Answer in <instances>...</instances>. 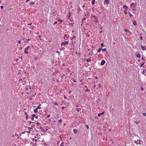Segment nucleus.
Segmentation results:
<instances>
[{
	"mask_svg": "<svg viewBox=\"0 0 146 146\" xmlns=\"http://www.w3.org/2000/svg\"><path fill=\"white\" fill-rule=\"evenodd\" d=\"M91 18L92 19V20L94 22L97 20H98V17H97L94 15H92L91 16Z\"/></svg>",
	"mask_w": 146,
	"mask_h": 146,
	"instance_id": "f257e3e1",
	"label": "nucleus"
},
{
	"mask_svg": "<svg viewBox=\"0 0 146 146\" xmlns=\"http://www.w3.org/2000/svg\"><path fill=\"white\" fill-rule=\"evenodd\" d=\"M29 47L30 46H28L25 48L24 50V52L25 54H28L29 53V52H28V50Z\"/></svg>",
	"mask_w": 146,
	"mask_h": 146,
	"instance_id": "f03ea898",
	"label": "nucleus"
},
{
	"mask_svg": "<svg viewBox=\"0 0 146 146\" xmlns=\"http://www.w3.org/2000/svg\"><path fill=\"white\" fill-rule=\"evenodd\" d=\"M68 43V41H65L64 42H62L61 44V46L66 45Z\"/></svg>",
	"mask_w": 146,
	"mask_h": 146,
	"instance_id": "7ed1b4c3",
	"label": "nucleus"
},
{
	"mask_svg": "<svg viewBox=\"0 0 146 146\" xmlns=\"http://www.w3.org/2000/svg\"><path fill=\"white\" fill-rule=\"evenodd\" d=\"M141 141L140 140H137V141L135 140L134 141V142L136 143L138 145L139 144L140 145H141Z\"/></svg>",
	"mask_w": 146,
	"mask_h": 146,
	"instance_id": "20e7f679",
	"label": "nucleus"
},
{
	"mask_svg": "<svg viewBox=\"0 0 146 146\" xmlns=\"http://www.w3.org/2000/svg\"><path fill=\"white\" fill-rule=\"evenodd\" d=\"M135 55L137 56V57L140 58L141 57L140 54L138 52H135Z\"/></svg>",
	"mask_w": 146,
	"mask_h": 146,
	"instance_id": "39448f33",
	"label": "nucleus"
},
{
	"mask_svg": "<svg viewBox=\"0 0 146 146\" xmlns=\"http://www.w3.org/2000/svg\"><path fill=\"white\" fill-rule=\"evenodd\" d=\"M40 129H42L43 132H46L47 130V129H44L41 126H40Z\"/></svg>",
	"mask_w": 146,
	"mask_h": 146,
	"instance_id": "423d86ee",
	"label": "nucleus"
},
{
	"mask_svg": "<svg viewBox=\"0 0 146 146\" xmlns=\"http://www.w3.org/2000/svg\"><path fill=\"white\" fill-rule=\"evenodd\" d=\"M105 63H106V62H105V60H102L100 64L101 66H103L104 64Z\"/></svg>",
	"mask_w": 146,
	"mask_h": 146,
	"instance_id": "0eeeda50",
	"label": "nucleus"
},
{
	"mask_svg": "<svg viewBox=\"0 0 146 146\" xmlns=\"http://www.w3.org/2000/svg\"><path fill=\"white\" fill-rule=\"evenodd\" d=\"M27 127L29 129V131H27L26 132H27L28 133H30V132H31L30 129H32V128H31L30 127Z\"/></svg>",
	"mask_w": 146,
	"mask_h": 146,
	"instance_id": "6e6552de",
	"label": "nucleus"
},
{
	"mask_svg": "<svg viewBox=\"0 0 146 146\" xmlns=\"http://www.w3.org/2000/svg\"><path fill=\"white\" fill-rule=\"evenodd\" d=\"M104 112H102V113H99L98 114V115L99 117H100L101 116V115H103L104 114Z\"/></svg>",
	"mask_w": 146,
	"mask_h": 146,
	"instance_id": "1a4fd4ad",
	"label": "nucleus"
},
{
	"mask_svg": "<svg viewBox=\"0 0 146 146\" xmlns=\"http://www.w3.org/2000/svg\"><path fill=\"white\" fill-rule=\"evenodd\" d=\"M141 47L142 49L143 50H146V48H145V46H143L142 45H141Z\"/></svg>",
	"mask_w": 146,
	"mask_h": 146,
	"instance_id": "9d476101",
	"label": "nucleus"
},
{
	"mask_svg": "<svg viewBox=\"0 0 146 146\" xmlns=\"http://www.w3.org/2000/svg\"><path fill=\"white\" fill-rule=\"evenodd\" d=\"M41 106V104H39L38 106H37V107L36 108H37V109H41V107H40V106Z\"/></svg>",
	"mask_w": 146,
	"mask_h": 146,
	"instance_id": "9b49d317",
	"label": "nucleus"
},
{
	"mask_svg": "<svg viewBox=\"0 0 146 146\" xmlns=\"http://www.w3.org/2000/svg\"><path fill=\"white\" fill-rule=\"evenodd\" d=\"M123 7L125 8V10H127L128 9V7L125 5H124L123 6Z\"/></svg>",
	"mask_w": 146,
	"mask_h": 146,
	"instance_id": "f8f14e48",
	"label": "nucleus"
},
{
	"mask_svg": "<svg viewBox=\"0 0 146 146\" xmlns=\"http://www.w3.org/2000/svg\"><path fill=\"white\" fill-rule=\"evenodd\" d=\"M73 132H74L75 133H76L77 132V130L76 129H75L74 128L73 130Z\"/></svg>",
	"mask_w": 146,
	"mask_h": 146,
	"instance_id": "ddd939ff",
	"label": "nucleus"
},
{
	"mask_svg": "<svg viewBox=\"0 0 146 146\" xmlns=\"http://www.w3.org/2000/svg\"><path fill=\"white\" fill-rule=\"evenodd\" d=\"M101 50H102V47L100 48L98 50V52L99 53L100 52Z\"/></svg>",
	"mask_w": 146,
	"mask_h": 146,
	"instance_id": "4468645a",
	"label": "nucleus"
},
{
	"mask_svg": "<svg viewBox=\"0 0 146 146\" xmlns=\"http://www.w3.org/2000/svg\"><path fill=\"white\" fill-rule=\"evenodd\" d=\"M104 2L106 4H108L109 3V0H105L104 1Z\"/></svg>",
	"mask_w": 146,
	"mask_h": 146,
	"instance_id": "2eb2a0df",
	"label": "nucleus"
},
{
	"mask_svg": "<svg viewBox=\"0 0 146 146\" xmlns=\"http://www.w3.org/2000/svg\"><path fill=\"white\" fill-rule=\"evenodd\" d=\"M38 109H37V108H36L34 110V112L35 113H36L38 112Z\"/></svg>",
	"mask_w": 146,
	"mask_h": 146,
	"instance_id": "dca6fc26",
	"label": "nucleus"
},
{
	"mask_svg": "<svg viewBox=\"0 0 146 146\" xmlns=\"http://www.w3.org/2000/svg\"><path fill=\"white\" fill-rule=\"evenodd\" d=\"M32 116L33 117H35L36 119H37L38 118V116H36L35 115V114L32 115Z\"/></svg>",
	"mask_w": 146,
	"mask_h": 146,
	"instance_id": "f3484780",
	"label": "nucleus"
},
{
	"mask_svg": "<svg viewBox=\"0 0 146 146\" xmlns=\"http://www.w3.org/2000/svg\"><path fill=\"white\" fill-rule=\"evenodd\" d=\"M133 24L134 25V26H136L137 25V23L136 22V21H134L133 22Z\"/></svg>",
	"mask_w": 146,
	"mask_h": 146,
	"instance_id": "a211bd4d",
	"label": "nucleus"
},
{
	"mask_svg": "<svg viewBox=\"0 0 146 146\" xmlns=\"http://www.w3.org/2000/svg\"><path fill=\"white\" fill-rule=\"evenodd\" d=\"M91 59L90 58H88L87 59L86 62H90L91 61Z\"/></svg>",
	"mask_w": 146,
	"mask_h": 146,
	"instance_id": "6ab92c4d",
	"label": "nucleus"
},
{
	"mask_svg": "<svg viewBox=\"0 0 146 146\" xmlns=\"http://www.w3.org/2000/svg\"><path fill=\"white\" fill-rule=\"evenodd\" d=\"M31 39V38H28V39H27L26 38H25V40H27V42H28Z\"/></svg>",
	"mask_w": 146,
	"mask_h": 146,
	"instance_id": "aec40b11",
	"label": "nucleus"
},
{
	"mask_svg": "<svg viewBox=\"0 0 146 146\" xmlns=\"http://www.w3.org/2000/svg\"><path fill=\"white\" fill-rule=\"evenodd\" d=\"M32 141H35V142H36L37 141V140L36 139H35V138H33L32 139Z\"/></svg>",
	"mask_w": 146,
	"mask_h": 146,
	"instance_id": "412c9836",
	"label": "nucleus"
},
{
	"mask_svg": "<svg viewBox=\"0 0 146 146\" xmlns=\"http://www.w3.org/2000/svg\"><path fill=\"white\" fill-rule=\"evenodd\" d=\"M145 72H146V69H144V70H143V71L142 72V74H145Z\"/></svg>",
	"mask_w": 146,
	"mask_h": 146,
	"instance_id": "4be33fe9",
	"label": "nucleus"
},
{
	"mask_svg": "<svg viewBox=\"0 0 146 146\" xmlns=\"http://www.w3.org/2000/svg\"><path fill=\"white\" fill-rule=\"evenodd\" d=\"M95 0H93L92 2V4L93 5H94L95 4Z\"/></svg>",
	"mask_w": 146,
	"mask_h": 146,
	"instance_id": "5701e85b",
	"label": "nucleus"
},
{
	"mask_svg": "<svg viewBox=\"0 0 146 146\" xmlns=\"http://www.w3.org/2000/svg\"><path fill=\"white\" fill-rule=\"evenodd\" d=\"M28 123H29V125H30V124H31V123H34L33 122H31V121H28Z\"/></svg>",
	"mask_w": 146,
	"mask_h": 146,
	"instance_id": "b1692460",
	"label": "nucleus"
},
{
	"mask_svg": "<svg viewBox=\"0 0 146 146\" xmlns=\"http://www.w3.org/2000/svg\"><path fill=\"white\" fill-rule=\"evenodd\" d=\"M35 3V2H31L30 3V4L31 5H34Z\"/></svg>",
	"mask_w": 146,
	"mask_h": 146,
	"instance_id": "393cba45",
	"label": "nucleus"
},
{
	"mask_svg": "<svg viewBox=\"0 0 146 146\" xmlns=\"http://www.w3.org/2000/svg\"><path fill=\"white\" fill-rule=\"evenodd\" d=\"M64 144V143L63 142H62L61 143V144L60 145V146H64V145L63 144Z\"/></svg>",
	"mask_w": 146,
	"mask_h": 146,
	"instance_id": "a878e982",
	"label": "nucleus"
},
{
	"mask_svg": "<svg viewBox=\"0 0 146 146\" xmlns=\"http://www.w3.org/2000/svg\"><path fill=\"white\" fill-rule=\"evenodd\" d=\"M90 90L89 89H87L86 90H85V91L86 92H88L90 91Z\"/></svg>",
	"mask_w": 146,
	"mask_h": 146,
	"instance_id": "bb28decb",
	"label": "nucleus"
},
{
	"mask_svg": "<svg viewBox=\"0 0 146 146\" xmlns=\"http://www.w3.org/2000/svg\"><path fill=\"white\" fill-rule=\"evenodd\" d=\"M71 80H72L73 81H74V82H76V80L75 79H74L73 78H71Z\"/></svg>",
	"mask_w": 146,
	"mask_h": 146,
	"instance_id": "cd10ccee",
	"label": "nucleus"
},
{
	"mask_svg": "<svg viewBox=\"0 0 146 146\" xmlns=\"http://www.w3.org/2000/svg\"><path fill=\"white\" fill-rule=\"evenodd\" d=\"M125 31L126 32H128L130 33V31L128 29H125Z\"/></svg>",
	"mask_w": 146,
	"mask_h": 146,
	"instance_id": "c85d7f7f",
	"label": "nucleus"
},
{
	"mask_svg": "<svg viewBox=\"0 0 146 146\" xmlns=\"http://www.w3.org/2000/svg\"><path fill=\"white\" fill-rule=\"evenodd\" d=\"M142 60L143 61H145V59L144 57H142Z\"/></svg>",
	"mask_w": 146,
	"mask_h": 146,
	"instance_id": "c756f323",
	"label": "nucleus"
},
{
	"mask_svg": "<svg viewBox=\"0 0 146 146\" xmlns=\"http://www.w3.org/2000/svg\"><path fill=\"white\" fill-rule=\"evenodd\" d=\"M127 10H124V13L125 15H126L127 14V12L126 11Z\"/></svg>",
	"mask_w": 146,
	"mask_h": 146,
	"instance_id": "7c9ffc66",
	"label": "nucleus"
},
{
	"mask_svg": "<svg viewBox=\"0 0 146 146\" xmlns=\"http://www.w3.org/2000/svg\"><path fill=\"white\" fill-rule=\"evenodd\" d=\"M62 121V119H60L58 120V122L60 123H61Z\"/></svg>",
	"mask_w": 146,
	"mask_h": 146,
	"instance_id": "2f4dec72",
	"label": "nucleus"
},
{
	"mask_svg": "<svg viewBox=\"0 0 146 146\" xmlns=\"http://www.w3.org/2000/svg\"><path fill=\"white\" fill-rule=\"evenodd\" d=\"M76 37L75 36H72V38H71V40H72L73 38H75Z\"/></svg>",
	"mask_w": 146,
	"mask_h": 146,
	"instance_id": "473e14b6",
	"label": "nucleus"
},
{
	"mask_svg": "<svg viewBox=\"0 0 146 146\" xmlns=\"http://www.w3.org/2000/svg\"><path fill=\"white\" fill-rule=\"evenodd\" d=\"M98 86L99 87V88H100L101 87V85L100 84H98Z\"/></svg>",
	"mask_w": 146,
	"mask_h": 146,
	"instance_id": "72a5a7b5",
	"label": "nucleus"
},
{
	"mask_svg": "<svg viewBox=\"0 0 146 146\" xmlns=\"http://www.w3.org/2000/svg\"><path fill=\"white\" fill-rule=\"evenodd\" d=\"M145 64V62H143V63L142 64H141V66H140V67H142V66H143V65H144Z\"/></svg>",
	"mask_w": 146,
	"mask_h": 146,
	"instance_id": "f704fd0d",
	"label": "nucleus"
},
{
	"mask_svg": "<svg viewBox=\"0 0 146 146\" xmlns=\"http://www.w3.org/2000/svg\"><path fill=\"white\" fill-rule=\"evenodd\" d=\"M139 122H140V121H136L135 123H136V124H138L139 123Z\"/></svg>",
	"mask_w": 146,
	"mask_h": 146,
	"instance_id": "c9c22d12",
	"label": "nucleus"
},
{
	"mask_svg": "<svg viewBox=\"0 0 146 146\" xmlns=\"http://www.w3.org/2000/svg\"><path fill=\"white\" fill-rule=\"evenodd\" d=\"M102 50L104 51H106V48H104L103 49H102Z\"/></svg>",
	"mask_w": 146,
	"mask_h": 146,
	"instance_id": "e433bc0d",
	"label": "nucleus"
},
{
	"mask_svg": "<svg viewBox=\"0 0 146 146\" xmlns=\"http://www.w3.org/2000/svg\"><path fill=\"white\" fill-rule=\"evenodd\" d=\"M56 52L58 53L59 54H60V52H59L57 50L56 51Z\"/></svg>",
	"mask_w": 146,
	"mask_h": 146,
	"instance_id": "4c0bfd02",
	"label": "nucleus"
},
{
	"mask_svg": "<svg viewBox=\"0 0 146 146\" xmlns=\"http://www.w3.org/2000/svg\"><path fill=\"white\" fill-rule=\"evenodd\" d=\"M57 21L58 22H62V20H60L59 19H58Z\"/></svg>",
	"mask_w": 146,
	"mask_h": 146,
	"instance_id": "58836bf2",
	"label": "nucleus"
},
{
	"mask_svg": "<svg viewBox=\"0 0 146 146\" xmlns=\"http://www.w3.org/2000/svg\"><path fill=\"white\" fill-rule=\"evenodd\" d=\"M38 135H38V133H37V134H36V136H35V138H36V136H38Z\"/></svg>",
	"mask_w": 146,
	"mask_h": 146,
	"instance_id": "ea45409f",
	"label": "nucleus"
},
{
	"mask_svg": "<svg viewBox=\"0 0 146 146\" xmlns=\"http://www.w3.org/2000/svg\"><path fill=\"white\" fill-rule=\"evenodd\" d=\"M36 124L37 125H40V123L39 122H37L36 123Z\"/></svg>",
	"mask_w": 146,
	"mask_h": 146,
	"instance_id": "a19ab883",
	"label": "nucleus"
},
{
	"mask_svg": "<svg viewBox=\"0 0 146 146\" xmlns=\"http://www.w3.org/2000/svg\"><path fill=\"white\" fill-rule=\"evenodd\" d=\"M54 105H56V106H58V104L56 102H55L54 103Z\"/></svg>",
	"mask_w": 146,
	"mask_h": 146,
	"instance_id": "79ce46f5",
	"label": "nucleus"
},
{
	"mask_svg": "<svg viewBox=\"0 0 146 146\" xmlns=\"http://www.w3.org/2000/svg\"><path fill=\"white\" fill-rule=\"evenodd\" d=\"M18 42L19 43V44H20L21 43V40H18Z\"/></svg>",
	"mask_w": 146,
	"mask_h": 146,
	"instance_id": "37998d69",
	"label": "nucleus"
},
{
	"mask_svg": "<svg viewBox=\"0 0 146 146\" xmlns=\"http://www.w3.org/2000/svg\"><path fill=\"white\" fill-rule=\"evenodd\" d=\"M86 127L87 129H89V126H88V125H86Z\"/></svg>",
	"mask_w": 146,
	"mask_h": 146,
	"instance_id": "c03bdc74",
	"label": "nucleus"
},
{
	"mask_svg": "<svg viewBox=\"0 0 146 146\" xmlns=\"http://www.w3.org/2000/svg\"><path fill=\"white\" fill-rule=\"evenodd\" d=\"M98 20H96V21H94V22H96V23H98Z\"/></svg>",
	"mask_w": 146,
	"mask_h": 146,
	"instance_id": "a18cd8bd",
	"label": "nucleus"
},
{
	"mask_svg": "<svg viewBox=\"0 0 146 146\" xmlns=\"http://www.w3.org/2000/svg\"><path fill=\"white\" fill-rule=\"evenodd\" d=\"M57 22H55L54 23V25H56V24H57Z\"/></svg>",
	"mask_w": 146,
	"mask_h": 146,
	"instance_id": "49530a36",
	"label": "nucleus"
},
{
	"mask_svg": "<svg viewBox=\"0 0 146 146\" xmlns=\"http://www.w3.org/2000/svg\"><path fill=\"white\" fill-rule=\"evenodd\" d=\"M28 118V115H27L26 116V119H27Z\"/></svg>",
	"mask_w": 146,
	"mask_h": 146,
	"instance_id": "de8ad7c7",
	"label": "nucleus"
},
{
	"mask_svg": "<svg viewBox=\"0 0 146 146\" xmlns=\"http://www.w3.org/2000/svg\"><path fill=\"white\" fill-rule=\"evenodd\" d=\"M101 46H104V45L103 44V43H102L101 44Z\"/></svg>",
	"mask_w": 146,
	"mask_h": 146,
	"instance_id": "09e8293b",
	"label": "nucleus"
},
{
	"mask_svg": "<svg viewBox=\"0 0 146 146\" xmlns=\"http://www.w3.org/2000/svg\"><path fill=\"white\" fill-rule=\"evenodd\" d=\"M34 146H36L37 145V143H35L34 144Z\"/></svg>",
	"mask_w": 146,
	"mask_h": 146,
	"instance_id": "8fccbe9b",
	"label": "nucleus"
},
{
	"mask_svg": "<svg viewBox=\"0 0 146 146\" xmlns=\"http://www.w3.org/2000/svg\"><path fill=\"white\" fill-rule=\"evenodd\" d=\"M50 117V115H47V118H49Z\"/></svg>",
	"mask_w": 146,
	"mask_h": 146,
	"instance_id": "3c124183",
	"label": "nucleus"
},
{
	"mask_svg": "<svg viewBox=\"0 0 146 146\" xmlns=\"http://www.w3.org/2000/svg\"><path fill=\"white\" fill-rule=\"evenodd\" d=\"M34 126V125L32 124V125H31V128H32V127H33Z\"/></svg>",
	"mask_w": 146,
	"mask_h": 146,
	"instance_id": "603ef678",
	"label": "nucleus"
},
{
	"mask_svg": "<svg viewBox=\"0 0 146 146\" xmlns=\"http://www.w3.org/2000/svg\"><path fill=\"white\" fill-rule=\"evenodd\" d=\"M143 115L144 116H145L146 115V113H143Z\"/></svg>",
	"mask_w": 146,
	"mask_h": 146,
	"instance_id": "864d4df0",
	"label": "nucleus"
},
{
	"mask_svg": "<svg viewBox=\"0 0 146 146\" xmlns=\"http://www.w3.org/2000/svg\"><path fill=\"white\" fill-rule=\"evenodd\" d=\"M31 119L32 120H33L34 119V117H33L31 118Z\"/></svg>",
	"mask_w": 146,
	"mask_h": 146,
	"instance_id": "5fc2aeb1",
	"label": "nucleus"
},
{
	"mask_svg": "<svg viewBox=\"0 0 146 146\" xmlns=\"http://www.w3.org/2000/svg\"><path fill=\"white\" fill-rule=\"evenodd\" d=\"M24 114H25V115H27V112H25V113Z\"/></svg>",
	"mask_w": 146,
	"mask_h": 146,
	"instance_id": "6e6d98bb",
	"label": "nucleus"
},
{
	"mask_svg": "<svg viewBox=\"0 0 146 146\" xmlns=\"http://www.w3.org/2000/svg\"><path fill=\"white\" fill-rule=\"evenodd\" d=\"M86 20V19L85 18H84L82 20V21H84V20Z\"/></svg>",
	"mask_w": 146,
	"mask_h": 146,
	"instance_id": "4d7b16f0",
	"label": "nucleus"
},
{
	"mask_svg": "<svg viewBox=\"0 0 146 146\" xmlns=\"http://www.w3.org/2000/svg\"><path fill=\"white\" fill-rule=\"evenodd\" d=\"M38 37V38H40L41 37V36H40V35H39Z\"/></svg>",
	"mask_w": 146,
	"mask_h": 146,
	"instance_id": "13d9d810",
	"label": "nucleus"
},
{
	"mask_svg": "<svg viewBox=\"0 0 146 146\" xmlns=\"http://www.w3.org/2000/svg\"><path fill=\"white\" fill-rule=\"evenodd\" d=\"M141 89L142 91H143L144 90V88H141Z\"/></svg>",
	"mask_w": 146,
	"mask_h": 146,
	"instance_id": "bf43d9fd",
	"label": "nucleus"
},
{
	"mask_svg": "<svg viewBox=\"0 0 146 146\" xmlns=\"http://www.w3.org/2000/svg\"><path fill=\"white\" fill-rule=\"evenodd\" d=\"M140 38L141 40H143V37H142V36L140 37Z\"/></svg>",
	"mask_w": 146,
	"mask_h": 146,
	"instance_id": "052dcab7",
	"label": "nucleus"
},
{
	"mask_svg": "<svg viewBox=\"0 0 146 146\" xmlns=\"http://www.w3.org/2000/svg\"><path fill=\"white\" fill-rule=\"evenodd\" d=\"M1 7V9H2V8H3V6H1V7Z\"/></svg>",
	"mask_w": 146,
	"mask_h": 146,
	"instance_id": "680f3d73",
	"label": "nucleus"
},
{
	"mask_svg": "<svg viewBox=\"0 0 146 146\" xmlns=\"http://www.w3.org/2000/svg\"><path fill=\"white\" fill-rule=\"evenodd\" d=\"M134 3H131V6H132L133 5H134Z\"/></svg>",
	"mask_w": 146,
	"mask_h": 146,
	"instance_id": "e2e57ef3",
	"label": "nucleus"
},
{
	"mask_svg": "<svg viewBox=\"0 0 146 146\" xmlns=\"http://www.w3.org/2000/svg\"><path fill=\"white\" fill-rule=\"evenodd\" d=\"M129 16L130 17H131L132 16V15L131 14H130L129 15Z\"/></svg>",
	"mask_w": 146,
	"mask_h": 146,
	"instance_id": "0e129e2a",
	"label": "nucleus"
},
{
	"mask_svg": "<svg viewBox=\"0 0 146 146\" xmlns=\"http://www.w3.org/2000/svg\"><path fill=\"white\" fill-rule=\"evenodd\" d=\"M32 24V23H30V24H28V25H31Z\"/></svg>",
	"mask_w": 146,
	"mask_h": 146,
	"instance_id": "69168bd1",
	"label": "nucleus"
},
{
	"mask_svg": "<svg viewBox=\"0 0 146 146\" xmlns=\"http://www.w3.org/2000/svg\"><path fill=\"white\" fill-rule=\"evenodd\" d=\"M35 59L36 60L38 59L37 58H36V57H35Z\"/></svg>",
	"mask_w": 146,
	"mask_h": 146,
	"instance_id": "338daca9",
	"label": "nucleus"
},
{
	"mask_svg": "<svg viewBox=\"0 0 146 146\" xmlns=\"http://www.w3.org/2000/svg\"><path fill=\"white\" fill-rule=\"evenodd\" d=\"M26 89L27 90H28L29 89L28 88H26Z\"/></svg>",
	"mask_w": 146,
	"mask_h": 146,
	"instance_id": "774afa93",
	"label": "nucleus"
}]
</instances>
